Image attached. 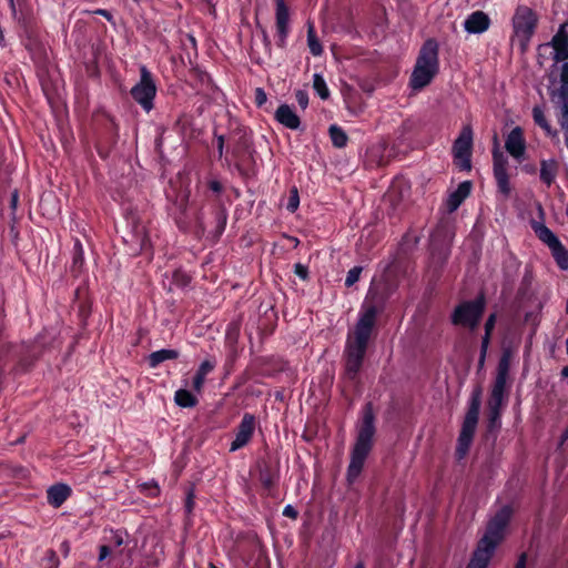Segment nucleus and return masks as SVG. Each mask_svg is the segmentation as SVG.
<instances>
[{
    "label": "nucleus",
    "mask_w": 568,
    "mask_h": 568,
    "mask_svg": "<svg viewBox=\"0 0 568 568\" xmlns=\"http://www.w3.org/2000/svg\"><path fill=\"white\" fill-rule=\"evenodd\" d=\"M375 306H365L354 329L348 334L345 348L346 374L353 378L359 372L375 317Z\"/></svg>",
    "instance_id": "nucleus-1"
},
{
    "label": "nucleus",
    "mask_w": 568,
    "mask_h": 568,
    "mask_svg": "<svg viewBox=\"0 0 568 568\" xmlns=\"http://www.w3.org/2000/svg\"><path fill=\"white\" fill-rule=\"evenodd\" d=\"M374 434V413L371 405H367L363 412V417L358 425L356 443L352 450L351 463L347 469L348 483L355 481L362 473L365 459L373 447Z\"/></svg>",
    "instance_id": "nucleus-2"
},
{
    "label": "nucleus",
    "mask_w": 568,
    "mask_h": 568,
    "mask_svg": "<svg viewBox=\"0 0 568 568\" xmlns=\"http://www.w3.org/2000/svg\"><path fill=\"white\" fill-rule=\"evenodd\" d=\"M439 72V44L430 38L427 39L416 58V62L410 74L409 87L413 90H422L429 85Z\"/></svg>",
    "instance_id": "nucleus-3"
},
{
    "label": "nucleus",
    "mask_w": 568,
    "mask_h": 568,
    "mask_svg": "<svg viewBox=\"0 0 568 568\" xmlns=\"http://www.w3.org/2000/svg\"><path fill=\"white\" fill-rule=\"evenodd\" d=\"M480 409L479 393L475 394L463 423V427L458 437L456 454L459 459L464 458L469 449L473 436L477 426Z\"/></svg>",
    "instance_id": "nucleus-4"
},
{
    "label": "nucleus",
    "mask_w": 568,
    "mask_h": 568,
    "mask_svg": "<svg viewBox=\"0 0 568 568\" xmlns=\"http://www.w3.org/2000/svg\"><path fill=\"white\" fill-rule=\"evenodd\" d=\"M484 307L485 304L483 298L462 303L453 313V324L474 329L479 323L484 313Z\"/></svg>",
    "instance_id": "nucleus-5"
},
{
    "label": "nucleus",
    "mask_w": 568,
    "mask_h": 568,
    "mask_svg": "<svg viewBox=\"0 0 568 568\" xmlns=\"http://www.w3.org/2000/svg\"><path fill=\"white\" fill-rule=\"evenodd\" d=\"M537 23V17L528 7H519L513 19L516 37L519 39L521 48L525 49L530 37L534 33Z\"/></svg>",
    "instance_id": "nucleus-6"
},
{
    "label": "nucleus",
    "mask_w": 568,
    "mask_h": 568,
    "mask_svg": "<svg viewBox=\"0 0 568 568\" xmlns=\"http://www.w3.org/2000/svg\"><path fill=\"white\" fill-rule=\"evenodd\" d=\"M473 146V131L469 125L463 128L453 145L454 162L459 170L469 171Z\"/></svg>",
    "instance_id": "nucleus-7"
},
{
    "label": "nucleus",
    "mask_w": 568,
    "mask_h": 568,
    "mask_svg": "<svg viewBox=\"0 0 568 568\" xmlns=\"http://www.w3.org/2000/svg\"><path fill=\"white\" fill-rule=\"evenodd\" d=\"M510 516L511 509L509 507L501 508L489 521L486 532L479 541L489 544V546L497 548L505 537L506 527Z\"/></svg>",
    "instance_id": "nucleus-8"
},
{
    "label": "nucleus",
    "mask_w": 568,
    "mask_h": 568,
    "mask_svg": "<svg viewBox=\"0 0 568 568\" xmlns=\"http://www.w3.org/2000/svg\"><path fill=\"white\" fill-rule=\"evenodd\" d=\"M156 92L155 83L152 79L151 73L146 70L145 67L141 68V80L138 84H135L131 89V94L133 99L142 104L143 106H146L151 104L154 95Z\"/></svg>",
    "instance_id": "nucleus-9"
},
{
    "label": "nucleus",
    "mask_w": 568,
    "mask_h": 568,
    "mask_svg": "<svg viewBox=\"0 0 568 568\" xmlns=\"http://www.w3.org/2000/svg\"><path fill=\"white\" fill-rule=\"evenodd\" d=\"M494 156V175L497 182L498 191L505 199L510 195L511 186L507 174V159L504 153L496 146L493 151Z\"/></svg>",
    "instance_id": "nucleus-10"
},
{
    "label": "nucleus",
    "mask_w": 568,
    "mask_h": 568,
    "mask_svg": "<svg viewBox=\"0 0 568 568\" xmlns=\"http://www.w3.org/2000/svg\"><path fill=\"white\" fill-rule=\"evenodd\" d=\"M255 429V418L253 415L246 414L244 415L241 424L239 425L236 435L234 440L231 444L230 450L235 452L245 445L251 440L252 435Z\"/></svg>",
    "instance_id": "nucleus-11"
},
{
    "label": "nucleus",
    "mask_w": 568,
    "mask_h": 568,
    "mask_svg": "<svg viewBox=\"0 0 568 568\" xmlns=\"http://www.w3.org/2000/svg\"><path fill=\"white\" fill-rule=\"evenodd\" d=\"M507 152L516 160L523 161L526 151V141L519 126L514 128L505 141Z\"/></svg>",
    "instance_id": "nucleus-12"
},
{
    "label": "nucleus",
    "mask_w": 568,
    "mask_h": 568,
    "mask_svg": "<svg viewBox=\"0 0 568 568\" xmlns=\"http://www.w3.org/2000/svg\"><path fill=\"white\" fill-rule=\"evenodd\" d=\"M276 12H275V19H276V29L278 32V45L284 47L285 39L288 33V22H290V9L284 2V0H276Z\"/></svg>",
    "instance_id": "nucleus-13"
},
{
    "label": "nucleus",
    "mask_w": 568,
    "mask_h": 568,
    "mask_svg": "<svg viewBox=\"0 0 568 568\" xmlns=\"http://www.w3.org/2000/svg\"><path fill=\"white\" fill-rule=\"evenodd\" d=\"M496 548L479 541L466 568H487Z\"/></svg>",
    "instance_id": "nucleus-14"
},
{
    "label": "nucleus",
    "mask_w": 568,
    "mask_h": 568,
    "mask_svg": "<svg viewBox=\"0 0 568 568\" xmlns=\"http://www.w3.org/2000/svg\"><path fill=\"white\" fill-rule=\"evenodd\" d=\"M490 24L489 17L483 11L471 13L465 21V30L468 33H483Z\"/></svg>",
    "instance_id": "nucleus-15"
},
{
    "label": "nucleus",
    "mask_w": 568,
    "mask_h": 568,
    "mask_svg": "<svg viewBox=\"0 0 568 568\" xmlns=\"http://www.w3.org/2000/svg\"><path fill=\"white\" fill-rule=\"evenodd\" d=\"M551 44L555 50L556 61L568 59V34L565 32L564 26L552 38Z\"/></svg>",
    "instance_id": "nucleus-16"
},
{
    "label": "nucleus",
    "mask_w": 568,
    "mask_h": 568,
    "mask_svg": "<svg viewBox=\"0 0 568 568\" xmlns=\"http://www.w3.org/2000/svg\"><path fill=\"white\" fill-rule=\"evenodd\" d=\"M71 494V488L65 484H57L48 489V501L53 507H60Z\"/></svg>",
    "instance_id": "nucleus-17"
},
{
    "label": "nucleus",
    "mask_w": 568,
    "mask_h": 568,
    "mask_svg": "<svg viewBox=\"0 0 568 568\" xmlns=\"http://www.w3.org/2000/svg\"><path fill=\"white\" fill-rule=\"evenodd\" d=\"M471 190V183L469 181H465L460 183L456 191H454L448 200L447 207L450 212L457 210V207L463 203V201L468 197Z\"/></svg>",
    "instance_id": "nucleus-18"
},
{
    "label": "nucleus",
    "mask_w": 568,
    "mask_h": 568,
    "mask_svg": "<svg viewBox=\"0 0 568 568\" xmlns=\"http://www.w3.org/2000/svg\"><path fill=\"white\" fill-rule=\"evenodd\" d=\"M274 118L288 129L295 130L300 126V116L293 109H275Z\"/></svg>",
    "instance_id": "nucleus-19"
},
{
    "label": "nucleus",
    "mask_w": 568,
    "mask_h": 568,
    "mask_svg": "<svg viewBox=\"0 0 568 568\" xmlns=\"http://www.w3.org/2000/svg\"><path fill=\"white\" fill-rule=\"evenodd\" d=\"M124 544V536L122 532L116 531L112 534L110 545H102L100 547L99 560H104L111 554H115L116 549Z\"/></svg>",
    "instance_id": "nucleus-20"
},
{
    "label": "nucleus",
    "mask_w": 568,
    "mask_h": 568,
    "mask_svg": "<svg viewBox=\"0 0 568 568\" xmlns=\"http://www.w3.org/2000/svg\"><path fill=\"white\" fill-rule=\"evenodd\" d=\"M556 173H557L556 161H554V160L541 161L540 179L544 183H546L547 185H550L556 178Z\"/></svg>",
    "instance_id": "nucleus-21"
},
{
    "label": "nucleus",
    "mask_w": 568,
    "mask_h": 568,
    "mask_svg": "<svg viewBox=\"0 0 568 568\" xmlns=\"http://www.w3.org/2000/svg\"><path fill=\"white\" fill-rule=\"evenodd\" d=\"M179 353L174 349H161L158 352H153L149 356V363L151 367H156L159 364H161L164 361L168 359H175L178 358Z\"/></svg>",
    "instance_id": "nucleus-22"
},
{
    "label": "nucleus",
    "mask_w": 568,
    "mask_h": 568,
    "mask_svg": "<svg viewBox=\"0 0 568 568\" xmlns=\"http://www.w3.org/2000/svg\"><path fill=\"white\" fill-rule=\"evenodd\" d=\"M307 45L313 55H321L323 53V48L316 37L314 24L310 21L307 22Z\"/></svg>",
    "instance_id": "nucleus-23"
},
{
    "label": "nucleus",
    "mask_w": 568,
    "mask_h": 568,
    "mask_svg": "<svg viewBox=\"0 0 568 568\" xmlns=\"http://www.w3.org/2000/svg\"><path fill=\"white\" fill-rule=\"evenodd\" d=\"M538 237L547 243L551 248H557L559 247L560 243L558 241V239L555 236V234L548 229L546 227L545 225H539L538 227L535 229Z\"/></svg>",
    "instance_id": "nucleus-24"
},
{
    "label": "nucleus",
    "mask_w": 568,
    "mask_h": 568,
    "mask_svg": "<svg viewBox=\"0 0 568 568\" xmlns=\"http://www.w3.org/2000/svg\"><path fill=\"white\" fill-rule=\"evenodd\" d=\"M174 400L181 407H193L197 403L196 397L186 389L176 390Z\"/></svg>",
    "instance_id": "nucleus-25"
},
{
    "label": "nucleus",
    "mask_w": 568,
    "mask_h": 568,
    "mask_svg": "<svg viewBox=\"0 0 568 568\" xmlns=\"http://www.w3.org/2000/svg\"><path fill=\"white\" fill-rule=\"evenodd\" d=\"M328 132L334 146L344 148L346 145L347 135L339 126L333 124L329 126Z\"/></svg>",
    "instance_id": "nucleus-26"
},
{
    "label": "nucleus",
    "mask_w": 568,
    "mask_h": 568,
    "mask_svg": "<svg viewBox=\"0 0 568 568\" xmlns=\"http://www.w3.org/2000/svg\"><path fill=\"white\" fill-rule=\"evenodd\" d=\"M505 398H506V394L491 392L489 400H488V410L501 412Z\"/></svg>",
    "instance_id": "nucleus-27"
},
{
    "label": "nucleus",
    "mask_w": 568,
    "mask_h": 568,
    "mask_svg": "<svg viewBox=\"0 0 568 568\" xmlns=\"http://www.w3.org/2000/svg\"><path fill=\"white\" fill-rule=\"evenodd\" d=\"M495 323H496V315L495 314H491L486 324H485V331H486V334H485V337L483 339V345H481V353H483V357L485 356V352L487 349V346H488V342H489V335L491 333V331L494 329L495 327Z\"/></svg>",
    "instance_id": "nucleus-28"
},
{
    "label": "nucleus",
    "mask_w": 568,
    "mask_h": 568,
    "mask_svg": "<svg viewBox=\"0 0 568 568\" xmlns=\"http://www.w3.org/2000/svg\"><path fill=\"white\" fill-rule=\"evenodd\" d=\"M313 87L315 89V91L320 94V97L322 99H327L328 95H329V91L326 87V83L324 81V79L320 75V74H315L314 75V82H313Z\"/></svg>",
    "instance_id": "nucleus-29"
},
{
    "label": "nucleus",
    "mask_w": 568,
    "mask_h": 568,
    "mask_svg": "<svg viewBox=\"0 0 568 568\" xmlns=\"http://www.w3.org/2000/svg\"><path fill=\"white\" fill-rule=\"evenodd\" d=\"M511 352L505 351L498 364L497 374L508 375L511 363Z\"/></svg>",
    "instance_id": "nucleus-30"
},
{
    "label": "nucleus",
    "mask_w": 568,
    "mask_h": 568,
    "mask_svg": "<svg viewBox=\"0 0 568 568\" xmlns=\"http://www.w3.org/2000/svg\"><path fill=\"white\" fill-rule=\"evenodd\" d=\"M534 119L536 123L539 124L548 134H551V128L546 121L542 109H534Z\"/></svg>",
    "instance_id": "nucleus-31"
},
{
    "label": "nucleus",
    "mask_w": 568,
    "mask_h": 568,
    "mask_svg": "<svg viewBox=\"0 0 568 568\" xmlns=\"http://www.w3.org/2000/svg\"><path fill=\"white\" fill-rule=\"evenodd\" d=\"M508 375L497 374L491 392L507 394L506 385H507Z\"/></svg>",
    "instance_id": "nucleus-32"
},
{
    "label": "nucleus",
    "mask_w": 568,
    "mask_h": 568,
    "mask_svg": "<svg viewBox=\"0 0 568 568\" xmlns=\"http://www.w3.org/2000/svg\"><path fill=\"white\" fill-rule=\"evenodd\" d=\"M361 272H362V267H359V266H355V267L351 268L347 273V276L345 280V285L348 287L354 285L358 281Z\"/></svg>",
    "instance_id": "nucleus-33"
},
{
    "label": "nucleus",
    "mask_w": 568,
    "mask_h": 568,
    "mask_svg": "<svg viewBox=\"0 0 568 568\" xmlns=\"http://www.w3.org/2000/svg\"><path fill=\"white\" fill-rule=\"evenodd\" d=\"M555 250L557 251L556 252V260H557L558 265L562 270L568 268V255H567V253L562 250V247L560 245H559V247H557Z\"/></svg>",
    "instance_id": "nucleus-34"
},
{
    "label": "nucleus",
    "mask_w": 568,
    "mask_h": 568,
    "mask_svg": "<svg viewBox=\"0 0 568 568\" xmlns=\"http://www.w3.org/2000/svg\"><path fill=\"white\" fill-rule=\"evenodd\" d=\"M142 491L146 493L149 496H158L160 493L159 486L154 481L143 483L140 485Z\"/></svg>",
    "instance_id": "nucleus-35"
},
{
    "label": "nucleus",
    "mask_w": 568,
    "mask_h": 568,
    "mask_svg": "<svg viewBox=\"0 0 568 568\" xmlns=\"http://www.w3.org/2000/svg\"><path fill=\"white\" fill-rule=\"evenodd\" d=\"M560 80L562 82V95L565 97V99H567L568 97V63H564L562 64V68H561V73H560Z\"/></svg>",
    "instance_id": "nucleus-36"
},
{
    "label": "nucleus",
    "mask_w": 568,
    "mask_h": 568,
    "mask_svg": "<svg viewBox=\"0 0 568 568\" xmlns=\"http://www.w3.org/2000/svg\"><path fill=\"white\" fill-rule=\"evenodd\" d=\"M216 365V362L214 359H205L199 367V373L202 374V375H207L210 374L214 367Z\"/></svg>",
    "instance_id": "nucleus-37"
},
{
    "label": "nucleus",
    "mask_w": 568,
    "mask_h": 568,
    "mask_svg": "<svg viewBox=\"0 0 568 568\" xmlns=\"http://www.w3.org/2000/svg\"><path fill=\"white\" fill-rule=\"evenodd\" d=\"M298 204H300V197H298L297 190L293 189L291 191V196H290V200L287 203V210L291 212H294L298 207Z\"/></svg>",
    "instance_id": "nucleus-38"
},
{
    "label": "nucleus",
    "mask_w": 568,
    "mask_h": 568,
    "mask_svg": "<svg viewBox=\"0 0 568 568\" xmlns=\"http://www.w3.org/2000/svg\"><path fill=\"white\" fill-rule=\"evenodd\" d=\"M74 248H75V252H74V257H73V265L80 267L83 263L82 246L79 242H77Z\"/></svg>",
    "instance_id": "nucleus-39"
},
{
    "label": "nucleus",
    "mask_w": 568,
    "mask_h": 568,
    "mask_svg": "<svg viewBox=\"0 0 568 568\" xmlns=\"http://www.w3.org/2000/svg\"><path fill=\"white\" fill-rule=\"evenodd\" d=\"M488 417H489V427L490 428H496L499 426V417H500L499 410H488Z\"/></svg>",
    "instance_id": "nucleus-40"
},
{
    "label": "nucleus",
    "mask_w": 568,
    "mask_h": 568,
    "mask_svg": "<svg viewBox=\"0 0 568 568\" xmlns=\"http://www.w3.org/2000/svg\"><path fill=\"white\" fill-rule=\"evenodd\" d=\"M204 381H205V375H202L197 372L193 379V388L197 392H201Z\"/></svg>",
    "instance_id": "nucleus-41"
},
{
    "label": "nucleus",
    "mask_w": 568,
    "mask_h": 568,
    "mask_svg": "<svg viewBox=\"0 0 568 568\" xmlns=\"http://www.w3.org/2000/svg\"><path fill=\"white\" fill-rule=\"evenodd\" d=\"M296 100L300 105L305 106L308 103V95L305 91L298 90L296 92Z\"/></svg>",
    "instance_id": "nucleus-42"
},
{
    "label": "nucleus",
    "mask_w": 568,
    "mask_h": 568,
    "mask_svg": "<svg viewBox=\"0 0 568 568\" xmlns=\"http://www.w3.org/2000/svg\"><path fill=\"white\" fill-rule=\"evenodd\" d=\"M266 93L264 92L263 89H256L255 91V102L258 104V105H262L266 102Z\"/></svg>",
    "instance_id": "nucleus-43"
},
{
    "label": "nucleus",
    "mask_w": 568,
    "mask_h": 568,
    "mask_svg": "<svg viewBox=\"0 0 568 568\" xmlns=\"http://www.w3.org/2000/svg\"><path fill=\"white\" fill-rule=\"evenodd\" d=\"M295 274L300 276L302 280H305L307 277V268L306 266L297 263L295 265Z\"/></svg>",
    "instance_id": "nucleus-44"
},
{
    "label": "nucleus",
    "mask_w": 568,
    "mask_h": 568,
    "mask_svg": "<svg viewBox=\"0 0 568 568\" xmlns=\"http://www.w3.org/2000/svg\"><path fill=\"white\" fill-rule=\"evenodd\" d=\"M283 515L292 519H295L297 517V511L293 506L287 505L283 510Z\"/></svg>",
    "instance_id": "nucleus-45"
},
{
    "label": "nucleus",
    "mask_w": 568,
    "mask_h": 568,
    "mask_svg": "<svg viewBox=\"0 0 568 568\" xmlns=\"http://www.w3.org/2000/svg\"><path fill=\"white\" fill-rule=\"evenodd\" d=\"M526 559H527L526 554H523V555L519 557V559H518V561H517V564H516V567H515V568H526Z\"/></svg>",
    "instance_id": "nucleus-46"
},
{
    "label": "nucleus",
    "mask_w": 568,
    "mask_h": 568,
    "mask_svg": "<svg viewBox=\"0 0 568 568\" xmlns=\"http://www.w3.org/2000/svg\"><path fill=\"white\" fill-rule=\"evenodd\" d=\"M223 145H224V138H223V135H219L217 136V149H219L220 155H222Z\"/></svg>",
    "instance_id": "nucleus-47"
},
{
    "label": "nucleus",
    "mask_w": 568,
    "mask_h": 568,
    "mask_svg": "<svg viewBox=\"0 0 568 568\" xmlns=\"http://www.w3.org/2000/svg\"><path fill=\"white\" fill-rule=\"evenodd\" d=\"M94 13H98V14H101V16L105 17L108 20L112 19L111 13L109 11H106V10H103V9H99Z\"/></svg>",
    "instance_id": "nucleus-48"
},
{
    "label": "nucleus",
    "mask_w": 568,
    "mask_h": 568,
    "mask_svg": "<svg viewBox=\"0 0 568 568\" xmlns=\"http://www.w3.org/2000/svg\"><path fill=\"white\" fill-rule=\"evenodd\" d=\"M192 507H193V494L190 493L187 495V499H186V508L190 511L192 509Z\"/></svg>",
    "instance_id": "nucleus-49"
},
{
    "label": "nucleus",
    "mask_w": 568,
    "mask_h": 568,
    "mask_svg": "<svg viewBox=\"0 0 568 568\" xmlns=\"http://www.w3.org/2000/svg\"><path fill=\"white\" fill-rule=\"evenodd\" d=\"M17 202H18V193L13 192L12 193V199H11V206H12V209H14L17 206Z\"/></svg>",
    "instance_id": "nucleus-50"
},
{
    "label": "nucleus",
    "mask_w": 568,
    "mask_h": 568,
    "mask_svg": "<svg viewBox=\"0 0 568 568\" xmlns=\"http://www.w3.org/2000/svg\"><path fill=\"white\" fill-rule=\"evenodd\" d=\"M187 39L191 42L192 47L196 49V40L192 34H187Z\"/></svg>",
    "instance_id": "nucleus-51"
},
{
    "label": "nucleus",
    "mask_w": 568,
    "mask_h": 568,
    "mask_svg": "<svg viewBox=\"0 0 568 568\" xmlns=\"http://www.w3.org/2000/svg\"><path fill=\"white\" fill-rule=\"evenodd\" d=\"M447 254H448V253H447V248H444L442 252H439V257H440L442 260H445V258L447 257Z\"/></svg>",
    "instance_id": "nucleus-52"
},
{
    "label": "nucleus",
    "mask_w": 568,
    "mask_h": 568,
    "mask_svg": "<svg viewBox=\"0 0 568 568\" xmlns=\"http://www.w3.org/2000/svg\"><path fill=\"white\" fill-rule=\"evenodd\" d=\"M211 187L214 190V191H219L220 190V184L217 182H213L211 184Z\"/></svg>",
    "instance_id": "nucleus-53"
},
{
    "label": "nucleus",
    "mask_w": 568,
    "mask_h": 568,
    "mask_svg": "<svg viewBox=\"0 0 568 568\" xmlns=\"http://www.w3.org/2000/svg\"><path fill=\"white\" fill-rule=\"evenodd\" d=\"M437 237H438V234H435V235L433 236V239H432V243H433V245H434V246H435V245H436V243H437Z\"/></svg>",
    "instance_id": "nucleus-54"
},
{
    "label": "nucleus",
    "mask_w": 568,
    "mask_h": 568,
    "mask_svg": "<svg viewBox=\"0 0 568 568\" xmlns=\"http://www.w3.org/2000/svg\"><path fill=\"white\" fill-rule=\"evenodd\" d=\"M290 240L292 241V244H294L295 246L298 244V240L297 239L291 237Z\"/></svg>",
    "instance_id": "nucleus-55"
},
{
    "label": "nucleus",
    "mask_w": 568,
    "mask_h": 568,
    "mask_svg": "<svg viewBox=\"0 0 568 568\" xmlns=\"http://www.w3.org/2000/svg\"><path fill=\"white\" fill-rule=\"evenodd\" d=\"M562 437L564 439H567L568 438V426L567 428L565 429L564 434H562Z\"/></svg>",
    "instance_id": "nucleus-56"
},
{
    "label": "nucleus",
    "mask_w": 568,
    "mask_h": 568,
    "mask_svg": "<svg viewBox=\"0 0 568 568\" xmlns=\"http://www.w3.org/2000/svg\"><path fill=\"white\" fill-rule=\"evenodd\" d=\"M355 568H365V567H364V565H363V564H361V562H359V564H357V565L355 566Z\"/></svg>",
    "instance_id": "nucleus-57"
},
{
    "label": "nucleus",
    "mask_w": 568,
    "mask_h": 568,
    "mask_svg": "<svg viewBox=\"0 0 568 568\" xmlns=\"http://www.w3.org/2000/svg\"><path fill=\"white\" fill-rule=\"evenodd\" d=\"M10 3H11V7L14 8V2L13 0H10Z\"/></svg>",
    "instance_id": "nucleus-58"
},
{
    "label": "nucleus",
    "mask_w": 568,
    "mask_h": 568,
    "mask_svg": "<svg viewBox=\"0 0 568 568\" xmlns=\"http://www.w3.org/2000/svg\"><path fill=\"white\" fill-rule=\"evenodd\" d=\"M566 144H567V148H568V135L566 136Z\"/></svg>",
    "instance_id": "nucleus-59"
},
{
    "label": "nucleus",
    "mask_w": 568,
    "mask_h": 568,
    "mask_svg": "<svg viewBox=\"0 0 568 568\" xmlns=\"http://www.w3.org/2000/svg\"><path fill=\"white\" fill-rule=\"evenodd\" d=\"M567 354H568V339H567Z\"/></svg>",
    "instance_id": "nucleus-60"
},
{
    "label": "nucleus",
    "mask_w": 568,
    "mask_h": 568,
    "mask_svg": "<svg viewBox=\"0 0 568 568\" xmlns=\"http://www.w3.org/2000/svg\"><path fill=\"white\" fill-rule=\"evenodd\" d=\"M211 568H216V567L212 565Z\"/></svg>",
    "instance_id": "nucleus-61"
}]
</instances>
